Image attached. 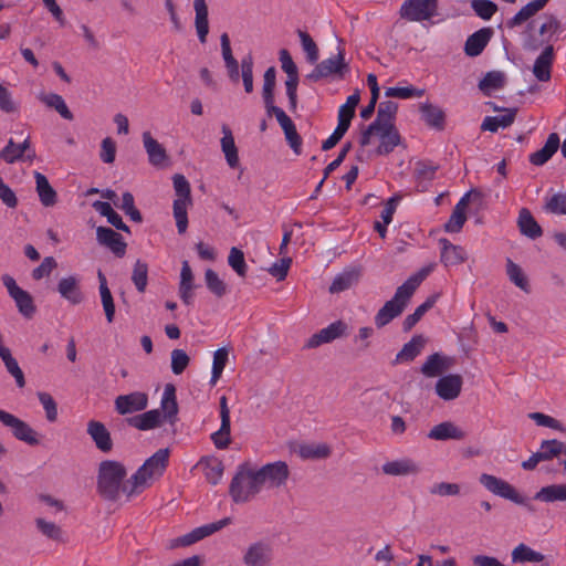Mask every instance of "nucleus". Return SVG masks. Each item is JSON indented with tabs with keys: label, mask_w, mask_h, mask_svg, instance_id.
Returning a JSON list of instances; mask_svg holds the SVG:
<instances>
[{
	"label": "nucleus",
	"mask_w": 566,
	"mask_h": 566,
	"mask_svg": "<svg viewBox=\"0 0 566 566\" xmlns=\"http://www.w3.org/2000/svg\"><path fill=\"white\" fill-rule=\"evenodd\" d=\"M174 189L177 198L174 200L172 211L176 227L180 234L188 228V208L192 205L190 184L184 175L172 177Z\"/></svg>",
	"instance_id": "obj_5"
},
{
	"label": "nucleus",
	"mask_w": 566,
	"mask_h": 566,
	"mask_svg": "<svg viewBox=\"0 0 566 566\" xmlns=\"http://www.w3.org/2000/svg\"><path fill=\"white\" fill-rule=\"evenodd\" d=\"M424 95L423 88H417L410 84L402 86L387 87L385 91L386 97H396L400 99H409L413 97H421Z\"/></svg>",
	"instance_id": "obj_53"
},
{
	"label": "nucleus",
	"mask_w": 566,
	"mask_h": 566,
	"mask_svg": "<svg viewBox=\"0 0 566 566\" xmlns=\"http://www.w3.org/2000/svg\"><path fill=\"white\" fill-rule=\"evenodd\" d=\"M1 281L14 301L19 313L25 318H31L35 314L36 307L30 293L22 290L9 274H3Z\"/></svg>",
	"instance_id": "obj_10"
},
{
	"label": "nucleus",
	"mask_w": 566,
	"mask_h": 566,
	"mask_svg": "<svg viewBox=\"0 0 566 566\" xmlns=\"http://www.w3.org/2000/svg\"><path fill=\"white\" fill-rule=\"evenodd\" d=\"M329 453L331 449L326 443H304L297 449V454L304 460L325 459Z\"/></svg>",
	"instance_id": "obj_48"
},
{
	"label": "nucleus",
	"mask_w": 566,
	"mask_h": 566,
	"mask_svg": "<svg viewBox=\"0 0 566 566\" xmlns=\"http://www.w3.org/2000/svg\"><path fill=\"white\" fill-rule=\"evenodd\" d=\"M169 450L159 449L136 471V473L125 481L123 492L126 496L138 494L148 488L155 480L160 478L168 464Z\"/></svg>",
	"instance_id": "obj_2"
},
{
	"label": "nucleus",
	"mask_w": 566,
	"mask_h": 566,
	"mask_svg": "<svg viewBox=\"0 0 566 566\" xmlns=\"http://www.w3.org/2000/svg\"><path fill=\"white\" fill-rule=\"evenodd\" d=\"M56 290L61 297L71 305H78L84 301V294L81 290V279L75 274L63 276L57 282Z\"/></svg>",
	"instance_id": "obj_18"
},
{
	"label": "nucleus",
	"mask_w": 566,
	"mask_h": 566,
	"mask_svg": "<svg viewBox=\"0 0 566 566\" xmlns=\"http://www.w3.org/2000/svg\"><path fill=\"white\" fill-rule=\"evenodd\" d=\"M228 263L239 276H245L247 263L244 260V254L240 249L235 247L231 248L228 256Z\"/></svg>",
	"instance_id": "obj_59"
},
{
	"label": "nucleus",
	"mask_w": 566,
	"mask_h": 566,
	"mask_svg": "<svg viewBox=\"0 0 566 566\" xmlns=\"http://www.w3.org/2000/svg\"><path fill=\"white\" fill-rule=\"evenodd\" d=\"M512 562L514 564H524V563H541L544 560L545 556L531 548L525 544H518L511 553Z\"/></svg>",
	"instance_id": "obj_46"
},
{
	"label": "nucleus",
	"mask_w": 566,
	"mask_h": 566,
	"mask_svg": "<svg viewBox=\"0 0 566 566\" xmlns=\"http://www.w3.org/2000/svg\"><path fill=\"white\" fill-rule=\"evenodd\" d=\"M117 413L125 416L143 411L148 406V395L143 391H133L127 395H119L114 401Z\"/></svg>",
	"instance_id": "obj_15"
},
{
	"label": "nucleus",
	"mask_w": 566,
	"mask_h": 566,
	"mask_svg": "<svg viewBox=\"0 0 566 566\" xmlns=\"http://www.w3.org/2000/svg\"><path fill=\"white\" fill-rule=\"evenodd\" d=\"M127 472L124 465L117 461L106 460L99 464L98 491L108 499L116 500L123 492L124 479Z\"/></svg>",
	"instance_id": "obj_4"
},
{
	"label": "nucleus",
	"mask_w": 566,
	"mask_h": 566,
	"mask_svg": "<svg viewBox=\"0 0 566 566\" xmlns=\"http://www.w3.org/2000/svg\"><path fill=\"white\" fill-rule=\"evenodd\" d=\"M132 281L135 284L138 292H144L148 282V266L145 262L137 260L132 275Z\"/></svg>",
	"instance_id": "obj_56"
},
{
	"label": "nucleus",
	"mask_w": 566,
	"mask_h": 566,
	"mask_svg": "<svg viewBox=\"0 0 566 566\" xmlns=\"http://www.w3.org/2000/svg\"><path fill=\"white\" fill-rule=\"evenodd\" d=\"M420 113L422 119L426 122L427 125L437 128L442 129L444 125V113L439 107L431 103H422L420 105Z\"/></svg>",
	"instance_id": "obj_44"
},
{
	"label": "nucleus",
	"mask_w": 566,
	"mask_h": 566,
	"mask_svg": "<svg viewBox=\"0 0 566 566\" xmlns=\"http://www.w3.org/2000/svg\"><path fill=\"white\" fill-rule=\"evenodd\" d=\"M436 263H429L418 272L410 275L395 292V295L387 301L375 315V324L381 328L398 317L407 306L409 300L422 283V281L434 270Z\"/></svg>",
	"instance_id": "obj_1"
},
{
	"label": "nucleus",
	"mask_w": 566,
	"mask_h": 566,
	"mask_svg": "<svg viewBox=\"0 0 566 566\" xmlns=\"http://www.w3.org/2000/svg\"><path fill=\"white\" fill-rule=\"evenodd\" d=\"M505 76L502 72L492 71L484 75L480 81L479 87L484 93L490 94L504 85Z\"/></svg>",
	"instance_id": "obj_54"
},
{
	"label": "nucleus",
	"mask_w": 566,
	"mask_h": 566,
	"mask_svg": "<svg viewBox=\"0 0 566 566\" xmlns=\"http://www.w3.org/2000/svg\"><path fill=\"white\" fill-rule=\"evenodd\" d=\"M142 140L149 164L155 167L164 166L168 160L165 147L153 137L149 130H145L142 134Z\"/></svg>",
	"instance_id": "obj_21"
},
{
	"label": "nucleus",
	"mask_w": 566,
	"mask_h": 566,
	"mask_svg": "<svg viewBox=\"0 0 566 566\" xmlns=\"http://www.w3.org/2000/svg\"><path fill=\"white\" fill-rule=\"evenodd\" d=\"M230 523H231V518L224 517L220 521L199 526V527L192 530L190 533L179 537L177 539V544L182 545V546L191 545V544L222 530L224 526L229 525Z\"/></svg>",
	"instance_id": "obj_20"
},
{
	"label": "nucleus",
	"mask_w": 566,
	"mask_h": 566,
	"mask_svg": "<svg viewBox=\"0 0 566 566\" xmlns=\"http://www.w3.org/2000/svg\"><path fill=\"white\" fill-rule=\"evenodd\" d=\"M518 227L521 232L536 239L542 235V229L527 209H522L518 214Z\"/></svg>",
	"instance_id": "obj_49"
},
{
	"label": "nucleus",
	"mask_w": 566,
	"mask_h": 566,
	"mask_svg": "<svg viewBox=\"0 0 566 566\" xmlns=\"http://www.w3.org/2000/svg\"><path fill=\"white\" fill-rule=\"evenodd\" d=\"M546 210L556 214H566V193H555L546 200Z\"/></svg>",
	"instance_id": "obj_64"
},
{
	"label": "nucleus",
	"mask_w": 566,
	"mask_h": 566,
	"mask_svg": "<svg viewBox=\"0 0 566 566\" xmlns=\"http://www.w3.org/2000/svg\"><path fill=\"white\" fill-rule=\"evenodd\" d=\"M36 396L45 411L46 420L49 422H55L57 419V405L53 397L44 391L38 392Z\"/></svg>",
	"instance_id": "obj_57"
},
{
	"label": "nucleus",
	"mask_w": 566,
	"mask_h": 566,
	"mask_svg": "<svg viewBox=\"0 0 566 566\" xmlns=\"http://www.w3.org/2000/svg\"><path fill=\"white\" fill-rule=\"evenodd\" d=\"M397 111V103L392 101L381 102L378 106L376 119L361 133L359 144L363 147L370 145L373 138V129L377 126H395Z\"/></svg>",
	"instance_id": "obj_11"
},
{
	"label": "nucleus",
	"mask_w": 566,
	"mask_h": 566,
	"mask_svg": "<svg viewBox=\"0 0 566 566\" xmlns=\"http://www.w3.org/2000/svg\"><path fill=\"white\" fill-rule=\"evenodd\" d=\"M303 51L306 54V59L310 63H316L318 60V48L311 35L302 30L297 31Z\"/></svg>",
	"instance_id": "obj_55"
},
{
	"label": "nucleus",
	"mask_w": 566,
	"mask_h": 566,
	"mask_svg": "<svg viewBox=\"0 0 566 566\" xmlns=\"http://www.w3.org/2000/svg\"><path fill=\"white\" fill-rule=\"evenodd\" d=\"M451 366V359L439 353H434L426 359L421 366V373L428 378H434L442 375Z\"/></svg>",
	"instance_id": "obj_30"
},
{
	"label": "nucleus",
	"mask_w": 566,
	"mask_h": 566,
	"mask_svg": "<svg viewBox=\"0 0 566 566\" xmlns=\"http://www.w3.org/2000/svg\"><path fill=\"white\" fill-rule=\"evenodd\" d=\"M36 528L48 538L59 541L62 537V530L53 522H49L44 518L35 520Z\"/></svg>",
	"instance_id": "obj_63"
},
{
	"label": "nucleus",
	"mask_w": 566,
	"mask_h": 566,
	"mask_svg": "<svg viewBox=\"0 0 566 566\" xmlns=\"http://www.w3.org/2000/svg\"><path fill=\"white\" fill-rule=\"evenodd\" d=\"M98 282H99V295H101V302L103 305V310L105 312V316L108 323H112L114 321L115 316V304L112 296V293L107 286V281L105 275L98 271L97 273Z\"/></svg>",
	"instance_id": "obj_45"
},
{
	"label": "nucleus",
	"mask_w": 566,
	"mask_h": 566,
	"mask_svg": "<svg viewBox=\"0 0 566 566\" xmlns=\"http://www.w3.org/2000/svg\"><path fill=\"white\" fill-rule=\"evenodd\" d=\"M426 339L421 335L413 336L408 343L403 345L401 350L396 356L397 363L413 360L423 349Z\"/></svg>",
	"instance_id": "obj_43"
},
{
	"label": "nucleus",
	"mask_w": 566,
	"mask_h": 566,
	"mask_svg": "<svg viewBox=\"0 0 566 566\" xmlns=\"http://www.w3.org/2000/svg\"><path fill=\"white\" fill-rule=\"evenodd\" d=\"M93 208L103 217L107 218V221L114 226L117 230H122L128 232V227L124 223L122 217L114 211L111 203L106 201H95L93 202Z\"/></svg>",
	"instance_id": "obj_50"
},
{
	"label": "nucleus",
	"mask_w": 566,
	"mask_h": 566,
	"mask_svg": "<svg viewBox=\"0 0 566 566\" xmlns=\"http://www.w3.org/2000/svg\"><path fill=\"white\" fill-rule=\"evenodd\" d=\"M468 200L469 193H465L455 205L448 222L444 226L447 232L457 233L462 229L467 220L465 209L468 206Z\"/></svg>",
	"instance_id": "obj_38"
},
{
	"label": "nucleus",
	"mask_w": 566,
	"mask_h": 566,
	"mask_svg": "<svg viewBox=\"0 0 566 566\" xmlns=\"http://www.w3.org/2000/svg\"><path fill=\"white\" fill-rule=\"evenodd\" d=\"M160 409L163 411V420L175 424L178 415V403L176 399V388L171 384H167L160 400Z\"/></svg>",
	"instance_id": "obj_26"
},
{
	"label": "nucleus",
	"mask_w": 566,
	"mask_h": 566,
	"mask_svg": "<svg viewBox=\"0 0 566 566\" xmlns=\"http://www.w3.org/2000/svg\"><path fill=\"white\" fill-rule=\"evenodd\" d=\"M439 243L441 247L440 259L446 266L458 265L467 260L468 254L463 247L452 244L447 239H440Z\"/></svg>",
	"instance_id": "obj_28"
},
{
	"label": "nucleus",
	"mask_w": 566,
	"mask_h": 566,
	"mask_svg": "<svg viewBox=\"0 0 566 566\" xmlns=\"http://www.w3.org/2000/svg\"><path fill=\"white\" fill-rule=\"evenodd\" d=\"M399 13L411 22L432 21L439 15L438 0H406Z\"/></svg>",
	"instance_id": "obj_7"
},
{
	"label": "nucleus",
	"mask_w": 566,
	"mask_h": 566,
	"mask_svg": "<svg viewBox=\"0 0 566 566\" xmlns=\"http://www.w3.org/2000/svg\"><path fill=\"white\" fill-rule=\"evenodd\" d=\"M229 352L227 348L221 347L218 348L213 353V361H212V370H211V378H210V385L214 386L218 380L220 379L223 369L228 363Z\"/></svg>",
	"instance_id": "obj_52"
},
{
	"label": "nucleus",
	"mask_w": 566,
	"mask_h": 566,
	"mask_svg": "<svg viewBox=\"0 0 566 566\" xmlns=\"http://www.w3.org/2000/svg\"><path fill=\"white\" fill-rule=\"evenodd\" d=\"M381 470L385 474L391 476L416 475L420 472L419 464L409 458H400L387 461L382 464Z\"/></svg>",
	"instance_id": "obj_23"
},
{
	"label": "nucleus",
	"mask_w": 566,
	"mask_h": 566,
	"mask_svg": "<svg viewBox=\"0 0 566 566\" xmlns=\"http://www.w3.org/2000/svg\"><path fill=\"white\" fill-rule=\"evenodd\" d=\"M560 140L556 133L548 135L545 145L530 155V163L534 166H543L546 164L553 155L557 151Z\"/></svg>",
	"instance_id": "obj_31"
},
{
	"label": "nucleus",
	"mask_w": 566,
	"mask_h": 566,
	"mask_svg": "<svg viewBox=\"0 0 566 566\" xmlns=\"http://www.w3.org/2000/svg\"><path fill=\"white\" fill-rule=\"evenodd\" d=\"M546 0H533L528 2L507 21V25L510 28L521 25L522 23L534 17L537 12H539L546 6Z\"/></svg>",
	"instance_id": "obj_42"
},
{
	"label": "nucleus",
	"mask_w": 566,
	"mask_h": 566,
	"mask_svg": "<svg viewBox=\"0 0 566 566\" xmlns=\"http://www.w3.org/2000/svg\"><path fill=\"white\" fill-rule=\"evenodd\" d=\"M538 452L543 461L556 459L558 464L566 470V446L556 439L542 441Z\"/></svg>",
	"instance_id": "obj_27"
},
{
	"label": "nucleus",
	"mask_w": 566,
	"mask_h": 566,
	"mask_svg": "<svg viewBox=\"0 0 566 566\" xmlns=\"http://www.w3.org/2000/svg\"><path fill=\"white\" fill-rule=\"evenodd\" d=\"M274 559V549L266 541H256L247 546L242 554L245 566H271Z\"/></svg>",
	"instance_id": "obj_13"
},
{
	"label": "nucleus",
	"mask_w": 566,
	"mask_h": 566,
	"mask_svg": "<svg viewBox=\"0 0 566 566\" xmlns=\"http://www.w3.org/2000/svg\"><path fill=\"white\" fill-rule=\"evenodd\" d=\"M230 421H221L219 430L211 434V440L213 441L217 449L222 450L230 444Z\"/></svg>",
	"instance_id": "obj_62"
},
{
	"label": "nucleus",
	"mask_w": 566,
	"mask_h": 566,
	"mask_svg": "<svg viewBox=\"0 0 566 566\" xmlns=\"http://www.w3.org/2000/svg\"><path fill=\"white\" fill-rule=\"evenodd\" d=\"M262 490L258 470L242 464L231 481L229 493L235 503H245Z\"/></svg>",
	"instance_id": "obj_3"
},
{
	"label": "nucleus",
	"mask_w": 566,
	"mask_h": 566,
	"mask_svg": "<svg viewBox=\"0 0 566 566\" xmlns=\"http://www.w3.org/2000/svg\"><path fill=\"white\" fill-rule=\"evenodd\" d=\"M472 9L483 20H490L496 12L497 6L491 0H472Z\"/></svg>",
	"instance_id": "obj_61"
},
{
	"label": "nucleus",
	"mask_w": 566,
	"mask_h": 566,
	"mask_svg": "<svg viewBox=\"0 0 566 566\" xmlns=\"http://www.w3.org/2000/svg\"><path fill=\"white\" fill-rule=\"evenodd\" d=\"M515 118L514 109H505L503 114H499L495 116H486L482 124L481 129L495 133L500 128H506L511 126Z\"/></svg>",
	"instance_id": "obj_41"
},
{
	"label": "nucleus",
	"mask_w": 566,
	"mask_h": 566,
	"mask_svg": "<svg viewBox=\"0 0 566 566\" xmlns=\"http://www.w3.org/2000/svg\"><path fill=\"white\" fill-rule=\"evenodd\" d=\"M463 379L458 374H449L441 376L434 386L437 396L444 400L450 401L457 399L462 390Z\"/></svg>",
	"instance_id": "obj_17"
},
{
	"label": "nucleus",
	"mask_w": 566,
	"mask_h": 566,
	"mask_svg": "<svg viewBox=\"0 0 566 566\" xmlns=\"http://www.w3.org/2000/svg\"><path fill=\"white\" fill-rule=\"evenodd\" d=\"M492 35V30L483 28L471 34L464 45L465 54L469 56H478L482 53L484 48L488 45Z\"/></svg>",
	"instance_id": "obj_35"
},
{
	"label": "nucleus",
	"mask_w": 566,
	"mask_h": 566,
	"mask_svg": "<svg viewBox=\"0 0 566 566\" xmlns=\"http://www.w3.org/2000/svg\"><path fill=\"white\" fill-rule=\"evenodd\" d=\"M97 241L107 247L115 255L123 256L126 252V243L123 237L111 228L98 227L96 230Z\"/></svg>",
	"instance_id": "obj_25"
},
{
	"label": "nucleus",
	"mask_w": 566,
	"mask_h": 566,
	"mask_svg": "<svg viewBox=\"0 0 566 566\" xmlns=\"http://www.w3.org/2000/svg\"><path fill=\"white\" fill-rule=\"evenodd\" d=\"M348 332V326L343 321H335L331 323L328 326L322 328L319 332L313 334L307 343V348H316L323 344L331 343L344 335Z\"/></svg>",
	"instance_id": "obj_16"
},
{
	"label": "nucleus",
	"mask_w": 566,
	"mask_h": 566,
	"mask_svg": "<svg viewBox=\"0 0 566 566\" xmlns=\"http://www.w3.org/2000/svg\"><path fill=\"white\" fill-rule=\"evenodd\" d=\"M207 287L217 296H223L227 292L226 283L219 277V275L211 269H208L205 273Z\"/></svg>",
	"instance_id": "obj_60"
},
{
	"label": "nucleus",
	"mask_w": 566,
	"mask_h": 566,
	"mask_svg": "<svg viewBox=\"0 0 566 566\" xmlns=\"http://www.w3.org/2000/svg\"><path fill=\"white\" fill-rule=\"evenodd\" d=\"M360 277V270L356 268H352L348 270L343 271L342 273L337 274L331 286L329 292L331 293H340L343 291L348 290L354 284L358 282Z\"/></svg>",
	"instance_id": "obj_40"
},
{
	"label": "nucleus",
	"mask_w": 566,
	"mask_h": 566,
	"mask_svg": "<svg viewBox=\"0 0 566 566\" xmlns=\"http://www.w3.org/2000/svg\"><path fill=\"white\" fill-rule=\"evenodd\" d=\"M555 60V51L552 44H547L533 64V75L539 82H548L552 76V66Z\"/></svg>",
	"instance_id": "obj_19"
},
{
	"label": "nucleus",
	"mask_w": 566,
	"mask_h": 566,
	"mask_svg": "<svg viewBox=\"0 0 566 566\" xmlns=\"http://www.w3.org/2000/svg\"><path fill=\"white\" fill-rule=\"evenodd\" d=\"M241 76L243 81L244 91L247 93L253 92V57L248 54L241 60Z\"/></svg>",
	"instance_id": "obj_58"
},
{
	"label": "nucleus",
	"mask_w": 566,
	"mask_h": 566,
	"mask_svg": "<svg viewBox=\"0 0 566 566\" xmlns=\"http://www.w3.org/2000/svg\"><path fill=\"white\" fill-rule=\"evenodd\" d=\"M0 422L11 429L15 439L29 446H38L40 443L38 432L14 415L0 409Z\"/></svg>",
	"instance_id": "obj_12"
},
{
	"label": "nucleus",
	"mask_w": 566,
	"mask_h": 566,
	"mask_svg": "<svg viewBox=\"0 0 566 566\" xmlns=\"http://www.w3.org/2000/svg\"><path fill=\"white\" fill-rule=\"evenodd\" d=\"M33 177L35 179V190L40 202L44 207H53L57 201L56 191L53 189L48 178L43 174L34 171Z\"/></svg>",
	"instance_id": "obj_34"
},
{
	"label": "nucleus",
	"mask_w": 566,
	"mask_h": 566,
	"mask_svg": "<svg viewBox=\"0 0 566 566\" xmlns=\"http://www.w3.org/2000/svg\"><path fill=\"white\" fill-rule=\"evenodd\" d=\"M161 422L163 417L159 409H153L128 419L129 426L143 431L155 429Z\"/></svg>",
	"instance_id": "obj_37"
},
{
	"label": "nucleus",
	"mask_w": 566,
	"mask_h": 566,
	"mask_svg": "<svg viewBox=\"0 0 566 566\" xmlns=\"http://www.w3.org/2000/svg\"><path fill=\"white\" fill-rule=\"evenodd\" d=\"M195 28L200 43L207 42L209 33L208 6L206 0H193Z\"/></svg>",
	"instance_id": "obj_32"
},
{
	"label": "nucleus",
	"mask_w": 566,
	"mask_h": 566,
	"mask_svg": "<svg viewBox=\"0 0 566 566\" xmlns=\"http://www.w3.org/2000/svg\"><path fill=\"white\" fill-rule=\"evenodd\" d=\"M256 470L262 489L273 490L283 488L290 478V469L284 461L266 463Z\"/></svg>",
	"instance_id": "obj_9"
},
{
	"label": "nucleus",
	"mask_w": 566,
	"mask_h": 566,
	"mask_svg": "<svg viewBox=\"0 0 566 566\" xmlns=\"http://www.w3.org/2000/svg\"><path fill=\"white\" fill-rule=\"evenodd\" d=\"M479 482L493 495L509 500L518 505L528 506V500L523 496L512 484L501 478L489 473H482L479 476Z\"/></svg>",
	"instance_id": "obj_6"
},
{
	"label": "nucleus",
	"mask_w": 566,
	"mask_h": 566,
	"mask_svg": "<svg viewBox=\"0 0 566 566\" xmlns=\"http://www.w3.org/2000/svg\"><path fill=\"white\" fill-rule=\"evenodd\" d=\"M534 500L543 503L566 502V483L549 484L541 488Z\"/></svg>",
	"instance_id": "obj_39"
},
{
	"label": "nucleus",
	"mask_w": 566,
	"mask_h": 566,
	"mask_svg": "<svg viewBox=\"0 0 566 566\" xmlns=\"http://www.w3.org/2000/svg\"><path fill=\"white\" fill-rule=\"evenodd\" d=\"M38 98L42 103H44L48 107L54 108L61 115V117H63L64 119H67V120L73 119V114L69 109L65 101L63 99V97L61 95L55 94V93H49V94L41 93V94H39Z\"/></svg>",
	"instance_id": "obj_47"
},
{
	"label": "nucleus",
	"mask_w": 566,
	"mask_h": 566,
	"mask_svg": "<svg viewBox=\"0 0 566 566\" xmlns=\"http://www.w3.org/2000/svg\"><path fill=\"white\" fill-rule=\"evenodd\" d=\"M373 136H376L379 139L377 148V153L379 155H387L391 153L401 142L396 126H377L373 129Z\"/></svg>",
	"instance_id": "obj_22"
},
{
	"label": "nucleus",
	"mask_w": 566,
	"mask_h": 566,
	"mask_svg": "<svg viewBox=\"0 0 566 566\" xmlns=\"http://www.w3.org/2000/svg\"><path fill=\"white\" fill-rule=\"evenodd\" d=\"M0 358L3 361V364L7 368V371L14 378L17 386L19 388L24 387V385H25L24 374L21 370L17 359L12 356L11 350L3 345L1 335H0Z\"/></svg>",
	"instance_id": "obj_36"
},
{
	"label": "nucleus",
	"mask_w": 566,
	"mask_h": 566,
	"mask_svg": "<svg viewBox=\"0 0 566 566\" xmlns=\"http://www.w3.org/2000/svg\"><path fill=\"white\" fill-rule=\"evenodd\" d=\"M506 274L509 280L524 292H530L528 280L522 268L511 259L506 260Z\"/></svg>",
	"instance_id": "obj_51"
},
{
	"label": "nucleus",
	"mask_w": 566,
	"mask_h": 566,
	"mask_svg": "<svg viewBox=\"0 0 566 566\" xmlns=\"http://www.w3.org/2000/svg\"><path fill=\"white\" fill-rule=\"evenodd\" d=\"M222 137L220 139L221 150L224 155L228 166L235 169L240 166L239 151L230 127L226 124L221 126Z\"/></svg>",
	"instance_id": "obj_24"
},
{
	"label": "nucleus",
	"mask_w": 566,
	"mask_h": 566,
	"mask_svg": "<svg viewBox=\"0 0 566 566\" xmlns=\"http://www.w3.org/2000/svg\"><path fill=\"white\" fill-rule=\"evenodd\" d=\"M36 157L35 149L31 146L30 136L21 144H15L13 139H9L8 144L0 150V158L7 164L17 161L33 163Z\"/></svg>",
	"instance_id": "obj_14"
},
{
	"label": "nucleus",
	"mask_w": 566,
	"mask_h": 566,
	"mask_svg": "<svg viewBox=\"0 0 566 566\" xmlns=\"http://www.w3.org/2000/svg\"><path fill=\"white\" fill-rule=\"evenodd\" d=\"M465 437V432L450 421L436 424L428 433V438L437 441L461 440Z\"/></svg>",
	"instance_id": "obj_29"
},
{
	"label": "nucleus",
	"mask_w": 566,
	"mask_h": 566,
	"mask_svg": "<svg viewBox=\"0 0 566 566\" xmlns=\"http://www.w3.org/2000/svg\"><path fill=\"white\" fill-rule=\"evenodd\" d=\"M347 70L348 65L345 62L344 49L338 46L337 54L317 63L314 70L307 74V78L313 82L328 77L342 78Z\"/></svg>",
	"instance_id": "obj_8"
},
{
	"label": "nucleus",
	"mask_w": 566,
	"mask_h": 566,
	"mask_svg": "<svg viewBox=\"0 0 566 566\" xmlns=\"http://www.w3.org/2000/svg\"><path fill=\"white\" fill-rule=\"evenodd\" d=\"M87 433L95 442L96 447L103 451L108 452L113 447L111 434L106 427L96 420H91L87 423Z\"/></svg>",
	"instance_id": "obj_33"
}]
</instances>
